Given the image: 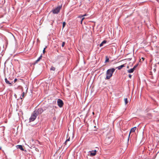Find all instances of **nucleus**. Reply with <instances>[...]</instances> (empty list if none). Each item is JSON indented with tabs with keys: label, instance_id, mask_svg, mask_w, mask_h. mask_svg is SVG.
Listing matches in <instances>:
<instances>
[{
	"label": "nucleus",
	"instance_id": "f257e3e1",
	"mask_svg": "<svg viewBox=\"0 0 159 159\" xmlns=\"http://www.w3.org/2000/svg\"><path fill=\"white\" fill-rule=\"evenodd\" d=\"M115 70L114 68H111L107 70L106 79L108 80L112 76V74Z\"/></svg>",
	"mask_w": 159,
	"mask_h": 159
},
{
	"label": "nucleus",
	"instance_id": "f03ea898",
	"mask_svg": "<svg viewBox=\"0 0 159 159\" xmlns=\"http://www.w3.org/2000/svg\"><path fill=\"white\" fill-rule=\"evenodd\" d=\"M43 111L44 110L42 108H40L35 109L33 112L35 114H36L37 116L39 114H41Z\"/></svg>",
	"mask_w": 159,
	"mask_h": 159
},
{
	"label": "nucleus",
	"instance_id": "7ed1b4c3",
	"mask_svg": "<svg viewBox=\"0 0 159 159\" xmlns=\"http://www.w3.org/2000/svg\"><path fill=\"white\" fill-rule=\"evenodd\" d=\"M62 7V5L58 6L55 9L52 10V11L53 14H58Z\"/></svg>",
	"mask_w": 159,
	"mask_h": 159
},
{
	"label": "nucleus",
	"instance_id": "20e7f679",
	"mask_svg": "<svg viewBox=\"0 0 159 159\" xmlns=\"http://www.w3.org/2000/svg\"><path fill=\"white\" fill-rule=\"evenodd\" d=\"M37 116L35 114L34 112H33V114L31 115L29 119V122H31L34 121L36 118Z\"/></svg>",
	"mask_w": 159,
	"mask_h": 159
},
{
	"label": "nucleus",
	"instance_id": "39448f33",
	"mask_svg": "<svg viewBox=\"0 0 159 159\" xmlns=\"http://www.w3.org/2000/svg\"><path fill=\"white\" fill-rule=\"evenodd\" d=\"M57 102L59 107H61L63 105V101L60 99H58L57 101Z\"/></svg>",
	"mask_w": 159,
	"mask_h": 159
},
{
	"label": "nucleus",
	"instance_id": "423d86ee",
	"mask_svg": "<svg viewBox=\"0 0 159 159\" xmlns=\"http://www.w3.org/2000/svg\"><path fill=\"white\" fill-rule=\"evenodd\" d=\"M111 141V139L109 137L106 138L105 140V143L107 145L109 144Z\"/></svg>",
	"mask_w": 159,
	"mask_h": 159
},
{
	"label": "nucleus",
	"instance_id": "0eeeda50",
	"mask_svg": "<svg viewBox=\"0 0 159 159\" xmlns=\"http://www.w3.org/2000/svg\"><path fill=\"white\" fill-rule=\"evenodd\" d=\"M89 152H90L89 156H93L96 155L97 151L96 150H94L90 151Z\"/></svg>",
	"mask_w": 159,
	"mask_h": 159
},
{
	"label": "nucleus",
	"instance_id": "6e6552de",
	"mask_svg": "<svg viewBox=\"0 0 159 159\" xmlns=\"http://www.w3.org/2000/svg\"><path fill=\"white\" fill-rule=\"evenodd\" d=\"M136 127H134L132 128L130 130V131L129 134V137L130 136V134L131 133L134 132L136 129Z\"/></svg>",
	"mask_w": 159,
	"mask_h": 159
},
{
	"label": "nucleus",
	"instance_id": "1a4fd4ad",
	"mask_svg": "<svg viewBox=\"0 0 159 159\" xmlns=\"http://www.w3.org/2000/svg\"><path fill=\"white\" fill-rule=\"evenodd\" d=\"M5 82L7 84H9L10 86H11L12 85V83H13V82H11V83H10L9 81H8L7 78H5Z\"/></svg>",
	"mask_w": 159,
	"mask_h": 159
},
{
	"label": "nucleus",
	"instance_id": "9d476101",
	"mask_svg": "<svg viewBox=\"0 0 159 159\" xmlns=\"http://www.w3.org/2000/svg\"><path fill=\"white\" fill-rule=\"evenodd\" d=\"M125 65L123 64L120 66H118L116 67V68H117L118 70H120L121 69H122L123 67H124L125 66Z\"/></svg>",
	"mask_w": 159,
	"mask_h": 159
},
{
	"label": "nucleus",
	"instance_id": "9b49d317",
	"mask_svg": "<svg viewBox=\"0 0 159 159\" xmlns=\"http://www.w3.org/2000/svg\"><path fill=\"white\" fill-rule=\"evenodd\" d=\"M17 148H19L20 149V150L22 151H23L24 150V149L23 148L22 145H17Z\"/></svg>",
	"mask_w": 159,
	"mask_h": 159
},
{
	"label": "nucleus",
	"instance_id": "f8f14e48",
	"mask_svg": "<svg viewBox=\"0 0 159 159\" xmlns=\"http://www.w3.org/2000/svg\"><path fill=\"white\" fill-rule=\"evenodd\" d=\"M107 43V41L104 40L100 44L99 46L100 47H101L103 46L104 44L106 43Z\"/></svg>",
	"mask_w": 159,
	"mask_h": 159
},
{
	"label": "nucleus",
	"instance_id": "ddd939ff",
	"mask_svg": "<svg viewBox=\"0 0 159 159\" xmlns=\"http://www.w3.org/2000/svg\"><path fill=\"white\" fill-rule=\"evenodd\" d=\"M42 57V56L41 55L40 57L35 61V63H37L39 61L40 59H41Z\"/></svg>",
	"mask_w": 159,
	"mask_h": 159
},
{
	"label": "nucleus",
	"instance_id": "4468645a",
	"mask_svg": "<svg viewBox=\"0 0 159 159\" xmlns=\"http://www.w3.org/2000/svg\"><path fill=\"white\" fill-rule=\"evenodd\" d=\"M134 69L131 68V69L128 70V72L129 73H133L134 72Z\"/></svg>",
	"mask_w": 159,
	"mask_h": 159
},
{
	"label": "nucleus",
	"instance_id": "2eb2a0df",
	"mask_svg": "<svg viewBox=\"0 0 159 159\" xmlns=\"http://www.w3.org/2000/svg\"><path fill=\"white\" fill-rule=\"evenodd\" d=\"M106 59L105 61V62L107 63L109 61V58L107 56L106 57Z\"/></svg>",
	"mask_w": 159,
	"mask_h": 159
},
{
	"label": "nucleus",
	"instance_id": "dca6fc26",
	"mask_svg": "<svg viewBox=\"0 0 159 159\" xmlns=\"http://www.w3.org/2000/svg\"><path fill=\"white\" fill-rule=\"evenodd\" d=\"M125 104H126L128 103V101L127 100V98H125L124 99Z\"/></svg>",
	"mask_w": 159,
	"mask_h": 159
},
{
	"label": "nucleus",
	"instance_id": "f3484780",
	"mask_svg": "<svg viewBox=\"0 0 159 159\" xmlns=\"http://www.w3.org/2000/svg\"><path fill=\"white\" fill-rule=\"evenodd\" d=\"M55 70V68L53 66H52L50 70L54 71Z\"/></svg>",
	"mask_w": 159,
	"mask_h": 159
},
{
	"label": "nucleus",
	"instance_id": "a211bd4d",
	"mask_svg": "<svg viewBox=\"0 0 159 159\" xmlns=\"http://www.w3.org/2000/svg\"><path fill=\"white\" fill-rule=\"evenodd\" d=\"M70 138H69L68 139H67L66 140V141L65 143V144H67V142L69 141H70Z\"/></svg>",
	"mask_w": 159,
	"mask_h": 159
},
{
	"label": "nucleus",
	"instance_id": "6ab92c4d",
	"mask_svg": "<svg viewBox=\"0 0 159 159\" xmlns=\"http://www.w3.org/2000/svg\"><path fill=\"white\" fill-rule=\"evenodd\" d=\"M66 24V23L65 22H63L62 24V26H63V28L65 26Z\"/></svg>",
	"mask_w": 159,
	"mask_h": 159
},
{
	"label": "nucleus",
	"instance_id": "aec40b11",
	"mask_svg": "<svg viewBox=\"0 0 159 159\" xmlns=\"http://www.w3.org/2000/svg\"><path fill=\"white\" fill-rule=\"evenodd\" d=\"M65 44V42H63L62 45H61V46L62 47H63L64 46Z\"/></svg>",
	"mask_w": 159,
	"mask_h": 159
},
{
	"label": "nucleus",
	"instance_id": "412c9836",
	"mask_svg": "<svg viewBox=\"0 0 159 159\" xmlns=\"http://www.w3.org/2000/svg\"><path fill=\"white\" fill-rule=\"evenodd\" d=\"M87 15V14H84V15H82V16H79V17H80L81 18V17H84V16H86Z\"/></svg>",
	"mask_w": 159,
	"mask_h": 159
},
{
	"label": "nucleus",
	"instance_id": "4be33fe9",
	"mask_svg": "<svg viewBox=\"0 0 159 159\" xmlns=\"http://www.w3.org/2000/svg\"><path fill=\"white\" fill-rule=\"evenodd\" d=\"M137 65H136V66H134L133 68V69H134V70L136 68V67H137Z\"/></svg>",
	"mask_w": 159,
	"mask_h": 159
},
{
	"label": "nucleus",
	"instance_id": "5701e85b",
	"mask_svg": "<svg viewBox=\"0 0 159 159\" xmlns=\"http://www.w3.org/2000/svg\"><path fill=\"white\" fill-rule=\"evenodd\" d=\"M46 48H44V49H43V53H45V49H46Z\"/></svg>",
	"mask_w": 159,
	"mask_h": 159
},
{
	"label": "nucleus",
	"instance_id": "b1692460",
	"mask_svg": "<svg viewBox=\"0 0 159 159\" xmlns=\"http://www.w3.org/2000/svg\"><path fill=\"white\" fill-rule=\"evenodd\" d=\"M24 94H25L24 92H23V93H22V97H24Z\"/></svg>",
	"mask_w": 159,
	"mask_h": 159
},
{
	"label": "nucleus",
	"instance_id": "393cba45",
	"mask_svg": "<svg viewBox=\"0 0 159 159\" xmlns=\"http://www.w3.org/2000/svg\"><path fill=\"white\" fill-rule=\"evenodd\" d=\"M17 79H15L14 80V83H15L17 81Z\"/></svg>",
	"mask_w": 159,
	"mask_h": 159
},
{
	"label": "nucleus",
	"instance_id": "a878e982",
	"mask_svg": "<svg viewBox=\"0 0 159 159\" xmlns=\"http://www.w3.org/2000/svg\"><path fill=\"white\" fill-rule=\"evenodd\" d=\"M131 76H132V75H131L129 74V78H131Z\"/></svg>",
	"mask_w": 159,
	"mask_h": 159
},
{
	"label": "nucleus",
	"instance_id": "bb28decb",
	"mask_svg": "<svg viewBox=\"0 0 159 159\" xmlns=\"http://www.w3.org/2000/svg\"><path fill=\"white\" fill-rule=\"evenodd\" d=\"M84 18H84V17H83V18L81 20H82V21H83V20L84 19Z\"/></svg>",
	"mask_w": 159,
	"mask_h": 159
},
{
	"label": "nucleus",
	"instance_id": "cd10ccee",
	"mask_svg": "<svg viewBox=\"0 0 159 159\" xmlns=\"http://www.w3.org/2000/svg\"><path fill=\"white\" fill-rule=\"evenodd\" d=\"M142 59H143V61L144 59V58L143 57H142Z\"/></svg>",
	"mask_w": 159,
	"mask_h": 159
},
{
	"label": "nucleus",
	"instance_id": "c85d7f7f",
	"mask_svg": "<svg viewBox=\"0 0 159 159\" xmlns=\"http://www.w3.org/2000/svg\"><path fill=\"white\" fill-rule=\"evenodd\" d=\"M82 21H82V20H81V22H80V23H81V24H82Z\"/></svg>",
	"mask_w": 159,
	"mask_h": 159
},
{
	"label": "nucleus",
	"instance_id": "c756f323",
	"mask_svg": "<svg viewBox=\"0 0 159 159\" xmlns=\"http://www.w3.org/2000/svg\"><path fill=\"white\" fill-rule=\"evenodd\" d=\"M92 113L93 115H94V112H93Z\"/></svg>",
	"mask_w": 159,
	"mask_h": 159
},
{
	"label": "nucleus",
	"instance_id": "7c9ffc66",
	"mask_svg": "<svg viewBox=\"0 0 159 159\" xmlns=\"http://www.w3.org/2000/svg\"><path fill=\"white\" fill-rule=\"evenodd\" d=\"M127 68H129V66H127Z\"/></svg>",
	"mask_w": 159,
	"mask_h": 159
}]
</instances>
